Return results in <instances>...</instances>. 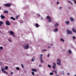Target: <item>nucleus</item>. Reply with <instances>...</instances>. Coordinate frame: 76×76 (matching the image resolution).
Returning a JSON list of instances; mask_svg holds the SVG:
<instances>
[{
  "instance_id": "2",
  "label": "nucleus",
  "mask_w": 76,
  "mask_h": 76,
  "mask_svg": "<svg viewBox=\"0 0 76 76\" xmlns=\"http://www.w3.org/2000/svg\"><path fill=\"white\" fill-rule=\"evenodd\" d=\"M24 48L25 49L27 50L29 48V45L27 44H25L23 45Z\"/></svg>"
},
{
  "instance_id": "10",
  "label": "nucleus",
  "mask_w": 76,
  "mask_h": 76,
  "mask_svg": "<svg viewBox=\"0 0 76 76\" xmlns=\"http://www.w3.org/2000/svg\"><path fill=\"white\" fill-rule=\"evenodd\" d=\"M58 31V28H56L53 30L54 32H57Z\"/></svg>"
},
{
  "instance_id": "45",
  "label": "nucleus",
  "mask_w": 76,
  "mask_h": 76,
  "mask_svg": "<svg viewBox=\"0 0 76 76\" xmlns=\"http://www.w3.org/2000/svg\"><path fill=\"white\" fill-rule=\"evenodd\" d=\"M13 72H12L11 73V75H13Z\"/></svg>"
},
{
  "instance_id": "41",
  "label": "nucleus",
  "mask_w": 76,
  "mask_h": 76,
  "mask_svg": "<svg viewBox=\"0 0 76 76\" xmlns=\"http://www.w3.org/2000/svg\"><path fill=\"white\" fill-rule=\"evenodd\" d=\"M73 39H75V36H73Z\"/></svg>"
},
{
  "instance_id": "29",
  "label": "nucleus",
  "mask_w": 76,
  "mask_h": 76,
  "mask_svg": "<svg viewBox=\"0 0 76 76\" xmlns=\"http://www.w3.org/2000/svg\"><path fill=\"white\" fill-rule=\"evenodd\" d=\"M48 67H49V68H51V66H50V65H48Z\"/></svg>"
},
{
  "instance_id": "16",
  "label": "nucleus",
  "mask_w": 76,
  "mask_h": 76,
  "mask_svg": "<svg viewBox=\"0 0 76 76\" xmlns=\"http://www.w3.org/2000/svg\"><path fill=\"white\" fill-rule=\"evenodd\" d=\"M70 19L72 22L74 21V19H73V18L72 17H71L70 18Z\"/></svg>"
},
{
  "instance_id": "11",
  "label": "nucleus",
  "mask_w": 76,
  "mask_h": 76,
  "mask_svg": "<svg viewBox=\"0 0 76 76\" xmlns=\"http://www.w3.org/2000/svg\"><path fill=\"white\" fill-rule=\"evenodd\" d=\"M0 17L1 19H5V16H4L3 15H1L0 16Z\"/></svg>"
},
{
  "instance_id": "25",
  "label": "nucleus",
  "mask_w": 76,
  "mask_h": 76,
  "mask_svg": "<svg viewBox=\"0 0 76 76\" xmlns=\"http://www.w3.org/2000/svg\"><path fill=\"white\" fill-rule=\"evenodd\" d=\"M4 13H8V11H4Z\"/></svg>"
},
{
  "instance_id": "54",
  "label": "nucleus",
  "mask_w": 76,
  "mask_h": 76,
  "mask_svg": "<svg viewBox=\"0 0 76 76\" xmlns=\"http://www.w3.org/2000/svg\"><path fill=\"white\" fill-rule=\"evenodd\" d=\"M51 45H53V44H51Z\"/></svg>"
},
{
  "instance_id": "26",
  "label": "nucleus",
  "mask_w": 76,
  "mask_h": 76,
  "mask_svg": "<svg viewBox=\"0 0 76 76\" xmlns=\"http://www.w3.org/2000/svg\"><path fill=\"white\" fill-rule=\"evenodd\" d=\"M43 56V55H42V54H41L40 55V57L39 58L40 59H41L42 58V56Z\"/></svg>"
},
{
  "instance_id": "40",
  "label": "nucleus",
  "mask_w": 76,
  "mask_h": 76,
  "mask_svg": "<svg viewBox=\"0 0 76 76\" xmlns=\"http://www.w3.org/2000/svg\"><path fill=\"white\" fill-rule=\"evenodd\" d=\"M43 51H47V50H46V49H43Z\"/></svg>"
},
{
  "instance_id": "13",
  "label": "nucleus",
  "mask_w": 76,
  "mask_h": 76,
  "mask_svg": "<svg viewBox=\"0 0 76 76\" xmlns=\"http://www.w3.org/2000/svg\"><path fill=\"white\" fill-rule=\"evenodd\" d=\"M61 41L62 42H64V40L63 38H61L60 39Z\"/></svg>"
},
{
  "instance_id": "7",
  "label": "nucleus",
  "mask_w": 76,
  "mask_h": 76,
  "mask_svg": "<svg viewBox=\"0 0 76 76\" xmlns=\"http://www.w3.org/2000/svg\"><path fill=\"white\" fill-rule=\"evenodd\" d=\"M53 65L52 67L53 69H55L56 68V64L55 63H53Z\"/></svg>"
},
{
  "instance_id": "12",
  "label": "nucleus",
  "mask_w": 76,
  "mask_h": 76,
  "mask_svg": "<svg viewBox=\"0 0 76 76\" xmlns=\"http://www.w3.org/2000/svg\"><path fill=\"white\" fill-rule=\"evenodd\" d=\"M65 23L66 25H68V24H69L70 22L69 21H65Z\"/></svg>"
},
{
  "instance_id": "9",
  "label": "nucleus",
  "mask_w": 76,
  "mask_h": 76,
  "mask_svg": "<svg viewBox=\"0 0 76 76\" xmlns=\"http://www.w3.org/2000/svg\"><path fill=\"white\" fill-rule=\"evenodd\" d=\"M4 6H7V7H10V6L11 5L10 4H4Z\"/></svg>"
},
{
  "instance_id": "28",
  "label": "nucleus",
  "mask_w": 76,
  "mask_h": 76,
  "mask_svg": "<svg viewBox=\"0 0 76 76\" xmlns=\"http://www.w3.org/2000/svg\"><path fill=\"white\" fill-rule=\"evenodd\" d=\"M0 49L2 50L3 49V48L2 47H0Z\"/></svg>"
},
{
  "instance_id": "19",
  "label": "nucleus",
  "mask_w": 76,
  "mask_h": 76,
  "mask_svg": "<svg viewBox=\"0 0 76 76\" xmlns=\"http://www.w3.org/2000/svg\"><path fill=\"white\" fill-rule=\"evenodd\" d=\"M11 19H12V20H15V18L12 17H11Z\"/></svg>"
},
{
  "instance_id": "42",
  "label": "nucleus",
  "mask_w": 76,
  "mask_h": 76,
  "mask_svg": "<svg viewBox=\"0 0 76 76\" xmlns=\"http://www.w3.org/2000/svg\"><path fill=\"white\" fill-rule=\"evenodd\" d=\"M74 1L75 3L76 4V1H75V0H74Z\"/></svg>"
},
{
  "instance_id": "21",
  "label": "nucleus",
  "mask_w": 76,
  "mask_h": 76,
  "mask_svg": "<svg viewBox=\"0 0 76 76\" xmlns=\"http://www.w3.org/2000/svg\"><path fill=\"white\" fill-rule=\"evenodd\" d=\"M72 31L74 32H75V33H76V30H75V28H73Z\"/></svg>"
},
{
  "instance_id": "39",
  "label": "nucleus",
  "mask_w": 76,
  "mask_h": 76,
  "mask_svg": "<svg viewBox=\"0 0 76 76\" xmlns=\"http://www.w3.org/2000/svg\"><path fill=\"white\" fill-rule=\"evenodd\" d=\"M19 16V15H18L16 17V18L17 19V18H18Z\"/></svg>"
},
{
  "instance_id": "18",
  "label": "nucleus",
  "mask_w": 76,
  "mask_h": 76,
  "mask_svg": "<svg viewBox=\"0 0 76 76\" xmlns=\"http://www.w3.org/2000/svg\"><path fill=\"white\" fill-rule=\"evenodd\" d=\"M8 41L9 42H12V39L10 38H9L8 39Z\"/></svg>"
},
{
  "instance_id": "32",
  "label": "nucleus",
  "mask_w": 76,
  "mask_h": 76,
  "mask_svg": "<svg viewBox=\"0 0 76 76\" xmlns=\"http://www.w3.org/2000/svg\"><path fill=\"white\" fill-rule=\"evenodd\" d=\"M32 60L33 61H34V60H35V58H32Z\"/></svg>"
},
{
  "instance_id": "20",
  "label": "nucleus",
  "mask_w": 76,
  "mask_h": 76,
  "mask_svg": "<svg viewBox=\"0 0 76 76\" xmlns=\"http://www.w3.org/2000/svg\"><path fill=\"white\" fill-rule=\"evenodd\" d=\"M57 70H53V72H55V73L56 74H57Z\"/></svg>"
},
{
  "instance_id": "37",
  "label": "nucleus",
  "mask_w": 76,
  "mask_h": 76,
  "mask_svg": "<svg viewBox=\"0 0 76 76\" xmlns=\"http://www.w3.org/2000/svg\"><path fill=\"white\" fill-rule=\"evenodd\" d=\"M21 66L23 68H24V67H23V65L22 64H21Z\"/></svg>"
},
{
  "instance_id": "38",
  "label": "nucleus",
  "mask_w": 76,
  "mask_h": 76,
  "mask_svg": "<svg viewBox=\"0 0 76 76\" xmlns=\"http://www.w3.org/2000/svg\"><path fill=\"white\" fill-rule=\"evenodd\" d=\"M39 66L40 67H41V66H42V65H41V64H39Z\"/></svg>"
},
{
  "instance_id": "15",
  "label": "nucleus",
  "mask_w": 76,
  "mask_h": 76,
  "mask_svg": "<svg viewBox=\"0 0 76 76\" xmlns=\"http://www.w3.org/2000/svg\"><path fill=\"white\" fill-rule=\"evenodd\" d=\"M58 26V23H56L55 24V27H57Z\"/></svg>"
},
{
  "instance_id": "1",
  "label": "nucleus",
  "mask_w": 76,
  "mask_h": 76,
  "mask_svg": "<svg viewBox=\"0 0 76 76\" xmlns=\"http://www.w3.org/2000/svg\"><path fill=\"white\" fill-rule=\"evenodd\" d=\"M57 62L56 63L59 66H61V60L59 58L57 59Z\"/></svg>"
},
{
  "instance_id": "44",
  "label": "nucleus",
  "mask_w": 76,
  "mask_h": 76,
  "mask_svg": "<svg viewBox=\"0 0 76 76\" xmlns=\"http://www.w3.org/2000/svg\"><path fill=\"white\" fill-rule=\"evenodd\" d=\"M57 4H59V2H57Z\"/></svg>"
},
{
  "instance_id": "53",
  "label": "nucleus",
  "mask_w": 76,
  "mask_h": 76,
  "mask_svg": "<svg viewBox=\"0 0 76 76\" xmlns=\"http://www.w3.org/2000/svg\"><path fill=\"white\" fill-rule=\"evenodd\" d=\"M39 16V14H38Z\"/></svg>"
},
{
  "instance_id": "36",
  "label": "nucleus",
  "mask_w": 76,
  "mask_h": 76,
  "mask_svg": "<svg viewBox=\"0 0 76 76\" xmlns=\"http://www.w3.org/2000/svg\"><path fill=\"white\" fill-rule=\"evenodd\" d=\"M62 9V7H59V9Z\"/></svg>"
},
{
  "instance_id": "22",
  "label": "nucleus",
  "mask_w": 76,
  "mask_h": 76,
  "mask_svg": "<svg viewBox=\"0 0 76 76\" xmlns=\"http://www.w3.org/2000/svg\"><path fill=\"white\" fill-rule=\"evenodd\" d=\"M67 2H68V3H70V4H73L71 2V1H69L68 0H67Z\"/></svg>"
},
{
  "instance_id": "48",
  "label": "nucleus",
  "mask_w": 76,
  "mask_h": 76,
  "mask_svg": "<svg viewBox=\"0 0 76 76\" xmlns=\"http://www.w3.org/2000/svg\"><path fill=\"white\" fill-rule=\"evenodd\" d=\"M50 47L48 46V48H50Z\"/></svg>"
},
{
  "instance_id": "31",
  "label": "nucleus",
  "mask_w": 76,
  "mask_h": 76,
  "mask_svg": "<svg viewBox=\"0 0 76 76\" xmlns=\"http://www.w3.org/2000/svg\"><path fill=\"white\" fill-rule=\"evenodd\" d=\"M50 75H53V72H50Z\"/></svg>"
},
{
  "instance_id": "8",
  "label": "nucleus",
  "mask_w": 76,
  "mask_h": 76,
  "mask_svg": "<svg viewBox=\"0 0 76 76\" xmlns=\"http://www.w3.org/2000/svg\"><path fill=\"white\" fill-rule=\"evenodd\" d=\"M6 25L8 26L10 25V23L9 21L7 20L6 22Z\"/></svg>"
},
{
  "instance_id": "27",
  "label": "nucleus",
  "mask_w": 76,
  "mask_h": 76,
  "mask_svg": "<svg viewBox=\"0 0 76 76\" xmlns=\"http://www.w3.org/2000/svg\"><path fill=\"white\" fill-rule=\"evenodd\" d=\"M16 69L17 70H19V69H20L19 68V67H17L16 68Z\"/></svg>"
},
{
  "instance_id": "14",
  "label": "nucleus",
  "mask_w": 76,
  "mask_h": 76,
  "mask_svg": "<svg viewBox=\"0 0 76 76\" xmlns=\"http://www.w3.org/2000/svg\"><path fill=\"white\" fill-rule=\"evenodd\" d=\"M31 70H32V71H34V72H37V69H32Z\"/></svg>"
},
{
  "instance_id": "30",
  "label": "nucleus",
  "mask_w": 76,
  "mask_h": 76,
  "mask_svg": "<svg viewBox=\"0 0 76 76\" xmlns=\"http://www.w3.org/2000/svg\"><path fill=\"white\" fill-rule=\"evenodd\" d=\"M31 74H32V75L33 76H34V72H31Z\"/></svg>"
},
{
  "instance_id": "55",
  "label": "nucleus",
  "mask_w": 76,
  "mask_h": 76,
  "mask_svg": "<svg viewBox=\"0 0 76 76\" xmlns=\"http://www.w3.org/2000/svg\"><path fill=\"white\" fill-rule=\"evenodd\" d=\"M72 1H74V0H72Z\"/></svg>"
},
{
  "instance_id": "17",
  "label": "nucleus",
  "mask_w": 76,
  "mask_h": 76,
  "mask_svg": "<svg viewBox=\"0 0 76 76\" xmlns=\"http://www.w3.org/2000/svg\"><path fill=\"white\" fill-rule=\"evenodd\" d=\"M36 28H38V27L39 26L38 25V24L37 23H36Z\"/></svg>"
},
{
  "instance_id": "50",
  "label": "nucleus",
  "mask_w": 76,
  "mask_h": 76,
  "mask_svg": "<svg viewBox=\"0 0 76 76\" xmlns=\"http://www.w3.org/2000/svg\"><path fill=\"white\" fill-rule=\"evenodd\" d=\"M69 9H70V7H69Z\"/></svg>"
},
{
  "instance_id": "4",
  "label": "nucleus",
  "mask_w": 76,
  "mask_h": 76,
  "mask_svg": "<svg viewBox=\"0 0 76 76\" xmlns=\"http://www.w3.org/2000/svg\"><path fill=\"white\" fill-rule=\"evenodd\" d=\"M1 71L2 72H3L4 73H5L6 74H7V72H6L5 71V70H4V68H3V67H1Z\"/></svg>"
},
{
  "instance_id": "23",
  "label": "nucleus",
  "mask_w": 76,
  "mask_h": 76,
  "mask_svg": "<svg viewBox=\"0 0 76 76\" xmlns=\"http://www.w3.org/2000/svg\"><path fill=\"white\" fill-rule=\"evenodd\" d=\"M68 52L69 53V54H71L72 53V51H71V50H68Z\"/></svg>"
},
{
  "instance_id": "6",
  "label": "nucleus",
  "mask_w": 76,
  "mask_h": 76,
  "mask_svg": "<svg viewBox=\"0 0 76 76\" xmlns=\"http://www.w3.org/2000/svg\"><path fill=\"white\" fill-rule=\"evenodd\" d=\"M47 19H48V22H51V19L49 16H47Z\"/></svg>"
},
{
  "instance_id": "43",
  "label": "nucleus",
  "mask_w": 76,
  "mask_h": 76,
  "mask_svg": "<svg viewBox=\"0 0 76 76\" xmlns=\"http://www.w3.org/2000/svg\"><path fill=\"white\" fill-rule=\"evenodd\" d=\"M49 56H50V55H49V54H48V56H47L48 57H49Z\"/></svg>"
},
{
  "instance_id": "56",
  "label": "nucleus",
  "mask_w": 76,
  "mask_h": 76,
  "mask_svg": "<svg viewBox=\"0 0 76 76\" xmlns=\"http://www.w3.org/2000/svg\"><path fill=\"white\" fill-rule=\"evenodd\" d=\"M0 51H1V50H0Z\"/></svg>"
},
{
  "instance_id": "5",
  "label": "nucleus",
  "mask_w": 76,
  "mask_h": 76,
  "mask_svg": "<svg viewBox=\"0 0 76 76\" xmlns=\"http://www.w3.org/2000/svg\"><path fill=\"white\" fill-rule=\"evenodd\" d=\"M67 32L68 34H72V31H69L68 29L67 30Z\"/></svg>"
},
{
  "instance_id": "34",
  "label": "nucleus",
  "mask_w": 76,
  "mask_h": 76,
  "mask_svg": "<svg viewBox=\"0 0 76 76\" xmlns=\"http://www.w3.org/2000/svg\"><path fill=\"white\" fill-rule=\"evenodd\" d=\"M20 23H23V21L22 20H21L20 21Z\"/></svg>"
},
{
  "instance_id": "47",
  "label": "nucleus",
  "mask_w": 76,
  "mask_h": 76,
  "mask_svg": "<svg viewBox=\"0 0 76 76\" xmlns=\"http://www.w3.org/2000/svg\"><path fill=\"white\" fill-rule=\"evenodd\" d=\"M1 25H2L0 23V26H1Z\"/></svg>"
},
{
  "instance_id": "24",
  "label": "nucleus",
  "mask_w": 76,
  "mask_h": 76,
  "mask_svg": "<svg viewBox=\"0 0 76 76\" xmlns=\"http://www.w3.org/2000/svg\"><path fill=\"white\" fill-rule=\"evenodd\" d=\"M8 67L7 66H6L5 67V68H4V69H5V70H7L8 69Z\"/></svg>"
},
{
  "instance_id": "33",
  "label": "nucleus",
  "mask_w": 76,
  "mask_h": 76,
  "mask_svg": "<svg viewBox=\"0 0 76 76\" xmlns=\"http://www.w3.org/2000/svg\"><path fill=\"white\" fill-rule=\"evenodd\" d=\"M0 23L2 24L3 23V21H0Z\"/></svg>"
},
{
  "instance_id": "3",
  "label": "nucleus",
  "mask_w": 76,
  "mask_h": 76,
  "mask_svg": "<svg viewBox=\"0 0 76 76\" xmlns=\"http://www.w3.org/2000/svg\"><path fill=\"white\" fill-rule=\"evenodd\" d=\"M10 35H12L13 37H15V35L14 34V32L12 31H10Z\"/></svg>"
},
{
  "instance_id": "51",
  "label": "nucleus",
  "mask_w": 76,
  "mask_h": 76,
  "mask_svg": "<svg viewBox=\"0 0 76 76\" xmlns=\"http://www.w3.org/2000/svg\"><path fill=\"white\" fill-rule=\"evenodd\" d=\"M56 76H59V75H56Z\"/></svg>"
},
{
  "instance_id": "57",
  "label": "nucleus",
  "mask_w": 76,
  "mask_h": 76,
  "mask_svg": "<svg viewBox=\"0 0 76 76\" xmlns=\"http://www.w3.org/2000/svg\"><path fill=\"white\" fill-rule=\"evenodd\" d=\"M1 70H0V71H1Z\"/></svg>"
},
{
  "instance_id": "46",
  "label": "nucleus",
  "mask_w": 76,
  "mask_h": 76,
  "mask_svg": "<svg viewBox=\"0 0 76 76\" xmlns=\"http://www.w3.org/2000/svg\"><path fill=\"white\" fill-rule=\"evenodd\" d=\"M70 74H69V73H67V75H69Z\"/></svg>"
},
{
  "instance_id": "52",
  "label": "nucleus",
  "mask_w": 76,
  "mask_h": 76,
  "mask_svg": "<svg viewBox=\"0 0 76 76\" xmlns=\"http://www.w3.org/2000/svg\"><path fill=\"white\" fill-rule=\"evenodd\" d=\"M74 76H76V75H74Z\"/></svg>"
},
{
  "instance_id": "49",
  "label": "nucleus",
  "mask_w": 76,
  "mask_h": 76,
  "mask_svg": "<svg viewBox=\"0 0 76 76\" xmlns=\"http://www.w3.org/2000/svg\"><path fill=\"white\" fill-rule=\"evenodd\" d=\"M42 19H43V18H42L41 17V19L42 20Z\"/></svg>"
},
{
  "instance_id": "35",
  "label": "nucleus",
  "mask_w": 76,
  "mask_h": 76,
  "mask_svg": "<svg viewBox=\"0 0 76 76\" xmlns=\"http://www.w3.org/2000/svg\"><path fill=\"white\" fill-rule=\"evenodd\" d=\"M41 62L42 63H43V62H42V59H41Z\"/></svg>"
}]
</instances>
